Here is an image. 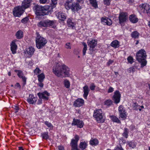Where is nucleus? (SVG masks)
Segmentation results:
<instances>
[{"instance_id":"31","label":"nucleus","mask_w":150,"mask_h":150,"mask_svg":"<svg viewBox=\"0 0 150 150\" xmlns=\"http://www.w3.org/2000/svg\"><path fill=\"white\" fill-rule=\"evenodd\" d=\"M89 1L90 4H91L93 7L95 8H97L98 7L96 0H89Z\"/></svg>"},{"instance_id":"25","label":"nucleus","mask_w":150,"mask_h":150,"mask_svg":"<svg viewBox=\"0 0 150 150\" xmlns=\"http://www.w3.org/2000/svg\"><path fill=\"white\" fill-rule=\"evenodd\" d=\"M57 17L59 20L63 21H64L66 18L65 14L61 12H59L58 13Z\"/></svg>"},{"instance_id":"53","label":"nucleus","mask_w":150,"mask_h":150,"mask_svg":"<svg viewBox=\"0 0 150 150\" xmlns=\"http://www.w3.org/2000/svg\"><path fill=\"white\" fill-rule=\"evenodd\" d=\"M96 86L93 83H92L90 86V88L91 90H93L95 89Z\"/></svg>"},{"instance_id":"18","label":"nucleus","mask_w":150,"mask_h":150,"mask_svg":"<svg viewBox=\"0 0 150 150\" xmlns=\"http://www.w3.org/2000/svg\"><path fill=\"white\" fill-rule=\"evenodd\" d=\"M15 71L18 72L17 75L18 76L21 78L23 81V85L24 86L26 84V78L23 76V74L22 71L17 70H15Z\"/></svg>"},{"instance_id":"40","label":"nucleus","mask_w":150,"mask_h":150,"mask_svg":"<svg viewBox=\"0 0 150 150\" xmlns=\"http://www.w3.org/2000/svg\"><path fill=\"white\" fill-rule=\"evenodd\" d=\"M51 4L50 5L52 6V7L54 8L57 4V0H51Z\"/></svg>"},{"instance_id":"60","label":"nucleus","mask_w":150,"mask_h":150,"mask_svg":"<svg viewBox=\"0 0 150 150\" xmlns=\"http://www.w3.org/2000/svg\"><path fill=\"white\" fill-rule=\"evenodd\" d=\"M115 150H124L120 146H117L116 147L115 149Z\"/></svg>"},{"instance_id":"37","label":"nucleus","mask_w":150,"mask_h":150,"mask_svg":"<svg viewBox=\"0 0 150 150\" xmlns=\"http://www.w3.org/2000/svg\"><path fill=\"white\" fill-rule=\"evenodd\" d=\"M127 142L128 143V145L129 147L134 148L136 146V143L133 141L130 142Z\"/></svg>"},{"instance_id":"43","label":"nucleus","mask_w":150,"mask_h":150,"mask_svg":"<svg viewBox=\"0 0 150 150\" xmlns=\"http://www.w3.org/2000/svg\"><path fill=\"white\" fill-rule=\"evenodd\" d=\"M105 104L107 106H110L112 104V101L111 100H108L104 102Z\"/></svg>"},{"instance_id":"33","label":"nucleus","mask_w":150,"mask_h":150,"mask_svg":"<svg viewBox=\"0 0 150 150\" xmlns=\"http://www.w3.org/2000/svg\"><path fill=\"white\" fill-rule=\"evenodd\" d=\"M38 77L39 81H43L45 78V76L43 73H42L38 75Z\"/></svg>"},{"instance_id":"12","label":"nucleus","mask_w":150,"mask_h":150,"mask_svg":"<svg viewBox=\"0 0 150 150\" xmlns=\"http://www.w3.org/2000/svg\"><path fill=\"white\" fill-rule=\"evenodd\" d=\"M128 17L127 14L126 13L122 12L120 13L119 16V23L120 24L125 22Z\"/></svg>"},{"instance_id":"24","label":"nucleus","mask_w":150,"mask_h":150,"mask_svg":"<svg viewBox=\"0 0 150 150\" xmlns=\"http://www.w3.org/2000/svg\"><path fill=\"white\" fill-rule=\"evenodd\" d=\"M64 6L66 9L68 10L70 9V7L73 4L74 0H65Z\"/></svg>"},{"instance_id":"20","label":"nucleus","mask_w":150,"mask_h":150,"mask_svg":"<svg viewBox=\"0 0 150 150\" xmlns=\"http://www.w3.org/2000/svg\"><path fill=\"white\" fill-rule=\"evenodd\" d=\"M84 101L81 98H78L74 102L73 105L75 107H79L83 105Z\"/></svg>"},{"instance_id":"52","label":"nucleus","mask_w":150,"mask_h":150,"mask_svg":"<svg viewBox=\"0 0 150 150\" xmlns=\"http://www.w3.org/2000/svg\"><path fill=\"white\" fill-rule=\"evenodd\" d=\"M65 48L67 49H71L70 43L69 42L66 43L65 45Z\"/></svg>"},{"instance_id":"62","label":"nucleus","mask_w":150,"mask_h":150,"mask_svg":"<svg viewBox=\"0 0 150 150\" xmlns=\"http://www.w3.org/2000/svg\"><path fill=\"white\" fill-rule=\"evenodd\" d=\"M71 150H79L78 148V146L71 147Z\"/></svg>"},{"instance_id":"54","label":"nucleus","mask_w":150,"mask_h":150,"mask_svg":"<svg viewBox=\"0 0 150 150\" xmlns=\"http://www.w3.org/2000/svg\"><path fill=\"white\" fill-rule=\"evenodd\" d=\"M13 108L15 110L14 112L15 113H16L18 112V110H19V108L18 107L14 106Z\"/></svg>"},{"instance_id":"6","label":"nucleus","mask_w":150,"mask_h":150,"mask_svg":"<svg viewBox=\"0 0 150 150\" xmlns=\"http://www.w3.org/2000/svg\"><path fill=\"white\" fill-rule=\"evenodd\" d=\"M33 9L35 12L37 16H43L46 15V13H43L42 12V6L37 4H35L33 7Z\"/></svg>"},{"instance_id":"38","label":"nucleus","mask_w":150,"mask_h":150,"mask_svg":"<svg viewBox=\"0 0 150 150\" xmlns=\"http://www.w3.org/2000/svg\"><path fill=\"white\" fill-rule=\"evenodd\" d=\"M82 44L83 46V55H85L86 51L87 50V45L86 43L84 42H83Z\"/></svg>"},{"instance_id":"32","label":"nucleus","mask_w":150,"mask_h":150,"mask_svg":"<svg viewBox=\"0 0 150 150\" xmlns=\"http://www.w3.org/2000/svg\"><path fill=\"white\" fill-rule=\"evenodd\" d=\"M87 146V144L85 142H81L79 144V147L82 150H83L85 149Z\"/></svg>"},{"instance_id":"10","label":"nucleus","mask_w":150,"mask_h":150,"mask_svg":"<svg viewBox=\"0 0 150 150\" xmlns=\"http://www.w3.org/2000/svg\"><path fill=\"white\" fill-rule=\"evenodd\" d=\"M71 125H72L77 126V127L81 128L83 127L84 124L82 120H81L79 119L74 118L72 122Z\"/></svg>"},{"instance_id":"41","label":"nucleus","mask_w":150,"mask_h":150,"mask_svg":"<svg viewBox=\"0 0 150 150\" xmlns=\"http://www.w3.org/2000/svg\"><path fill=\"white\" fill-rule=\"evenodd\" d=\"M128 129L126 128H125L124 130V132L122 134L123 136L125 137L126 138H127L128 137Z\"/></svg>"},{"instance_id":"57","label":"nucleus","mask_w":150,"mask_h":150,"mask_svg":"<svg viewBox=\"0 0 150 150\" xmlns=\"http://www.w3.org/2000/svg\"><path fill=\"white\" fill-rule=\"evenodd\" d=\"M42 100L41 98H40L38 99L37 103L38 105H40L42 103Z\"/></svg>"},{"instance_id":"5","label":"nucleus","mask_w":150,"mask_h":150,"mask_svg":"<svg viewBox=\"0 0 150 150\" xmlns=\"http://www.w3.org/2000/svg\"><path fill=\"white\" fill-rule=\"evenodd\" d=\"M55 23L56 21H55L47 20L40 21L38 24V25L40 27H47L53 25Z\"/></svg>"},{"instance_id":"21","label":"nucleus","mask_w":150,"mask_h":150,"mask_svg":"<svg viewBox=\"0 0 150 150\" xmlns=\"http://www.w3.org/2000/svg\"><path fill=\"white\" fill-rule=\"evenodd\" d=\"M42 12L43 13H46V15L48 14L52 11V9L53 8L52 7L50 6H42Z\"/></svg>"},{"instance_id":"14","label":"nucleus","mask_w":150,"mask_h":150,"mask_svg":"<svg viewBox=\"0 0 150 150\" xmlns=\"http://www.w3.org/2000/svg\"><path fill=\"white\" fill-rule=\"evenodd\" d=\"M37 97H35L33 94H30L27 98V101L30 104H35L37 100Z\"/></svg>"},{"instance_id":"4","label":"nucleus","mask_w":150,"mask_h":150,"mask_svg":"<svg viewBox=\"0 0 150 150\" xmlns=\"http://www.w3.org/2000/svg\"><path fill=\"white\" fill-rule=\"evenodd\" d=\"M93 116L98 123H103L104 122L105 120L103 118L102 111L101 109L95 110Z\"/></svg>"},{"instance_id":"9","label":"nucleus","mask_w":150,"mask_h":150,"mask_svg":"<svg viewBox=\"0 0 150 150\" xmlns=\"http://www.w3.org/2000/svg\"><path fill=\"white\" fill-rule=\"evenodd\" d=\"M121 94L119 91H116L114 92L112 97V100L114 103L117 104L120 102V100Z\"/></svg>"},{"instance_id":"8","label":"nucleus","mask_w":150,"mask_h":150,"mask_svg":"<svg viewBox=\"0 0 150 150\" xmlns=\"http://www.w3.org/2000/svg\"><path fill=\"white\" fill-rule=\"evenodd\" d=\"M97 41L95 40L92 39L91 40H88L87 43L89 47V50L93 52L95 50L94 48L97 45Z\"/></svg>"},{"instance_id":"39","label":"nucleus","mask_w":150,"mask_h":150,"mask_svg":"<svg viewBox=\"0 0 150 150\" xmlns=\"http://www.w3.org/2000/svg\"><path fill=\"white\" fill-rule=\"evenodd\" d=\"M126 113L125 112L119 113L120 117L123 120L125 119L126 117Z\"/></svg>"},{"instance_id":"28","label":"nucleus","mask_w":150,"mask_h":150,"mask_svg":"<svg viewBox=\"0 0 150 150\" xmlns=\"http://www.w3.org/2000/svg\"><path fill=\"white\" fill-rule=\"evenodd\" d=\"M35 51L34 48L30 47H29L27 50V52L29 55H32Z\"/></svg>"},{"instance_id":"56","label":"nucleus","mask_w":150,"mask_h":150,"mask_svg":"<svg viewBox=\"0 0 150 150\" xmlns=\"http://www.w3.org/2000/svg\"><path fill=\"white\" fill-rule=\"evenodd\" d=\"M113 62L114 61L113 60L110 59L107 62V65L109 66L110 65L112 64Z\"/></svg>"},{"instance_id":"27","label":"nucleus","mask_w":150,"mask_h":150,"mask_svg":"<svg viewBox=\"0 0 150 150\" xmlns=\"http://www.w3.org/2000/svg\"><path fill=\"white\" fill-rule=\"evenodd\" d=\"M129 19L133 23H136L138 21V18L133 15H131L129 16Z\"/></svg>"},{"instance_id":"42","label":"nucleus","mask_w":150,"mask_h":150,"mask_svg":"<svg viewBox=\"0 0 150 150\" xmlns=\"http://www.w3.org/2000/svg\"><path fill=\"white\" fill-rule=\"evenodd\" d=\"M67 23L70 27H73L75 25V23L72 22V20L70 19H69L67 21Z\"/></svg>"},{"instance_id":"23","label":"nucleus","mask_w":150,"mask_h":150,"mask_svg":"<svg viewBox=\"0 0 150 150\" xmlns=\"http://www.w3.org/2000/svg\"><path fill=\"white\" fill-rule=\"evenodd\" d=\"M11 49L13 54H15L16 53V50L17 48V45L13 41L12 42L11 45Z\"/></svg>"},{"instance_id":"34","label":"nucleus","mask_w":150,"mask_h":150,"mask_svg":"<svg viewBox=\"0 0 150 150\" xmlns=\"http://www.w3.org/2000/svg\"><path fill=\"white\" fill-rule=\"evenodd\" d=\"M90 144L92 146H96L98 144V141L96 139L91 140L90 142Z\"/></svg>"},{"instance_id":"55","label":"nucleus","mask_w":150,"mask_h":150,"mask_svg":"<svg viewBox=\"0 0 150 150\" xmlns=\"http://www.w3.org/2000/svg\"><path fill=\"white\" fill-rule=\"evenodd\" d=\"M21 88V86L20 84L18 83H17L15 85L14 88H19V89H20Z\"/></svg>"},{"instance_id":"19","label":"nucleus","mask_w":150,"mask_h":150,"mask_svg":"<svg viewBox=\"0 0 150 150\" xmlns=\"http://www.w3.org/2000/svg\"><path fill=\"white\" fill-rule=\"evenodd\" d=\"M31 1L32 0H24L22 2L21 6L25 10L30 6Z\"/></svg>"},{"instance_id":"63","label":"nucleus","mask_w":150,"mask_h":150,"mask_svg":"<svg viewBox=\"0 0 150 150\" xmlns=\"http://www.w3.org/2000/svg\"><path fill=\"white\" fill-rule=\"evenodd\" d=\"M139 107V106L138 105H135L133 108V109L134 110H138V108Z\"/></svg>"},{"instance_id":"45","label":"nucleus","mask_w":150,"mask_h":150,"mask_svg":"<svg viewBox=\"0 0 150 150\" xmlns=\"http://www.w3.org/2000/svg\"><path fill=\"white\" fill-rule=\"evenodd\" d=\"M128 62L130 64H132L134 62V59L131 56L128 57L127 58Z\"/></svg>"},{"instance_id":"47","label":"nucleus","mask_w":150,"mask_h":150,"mask_svg":"<svg viewBox=\"0 0 150 150\" xmlns=\"http://www.w3.org/2000/svg\"><path fill=\"white\" fill-rule=\"evenodd\" d=\"M41 70L38 67H37L34 71V72L36 74H39L41 73Z\"/></svg>"},{"instance_id":"17","label":"nucleus","mask_w":150,"mask_h":150,"mask_svg":"<svg viewBox=\"0 0 150 150\" xmlns=\"http://www.w3.org/2000/svg\"><path fill=\"white\" fill-rule=\"evenodd\" d=\"M79 139V136L76 135L74 137V139H72L71 140L70 145L71 147L78 146L77 143Z\"/></svg>"},{"instance_id":"26","label":"nucleus","mask_w":150,"mask_h":150,"mask_svg":"<svg viewBox=\"0 0 150 150\" xmlns=\"http://www.w3.org/2000/svg\"><path fill=\"white\" fill-rule=\"evenodd\" d=\"M16 36L18 39H21L23 37V33L21 30H19L16 33Z\"/></svg>"},{"instance_id":"15","label":"nucleus","mask_w":150,"mask_h":150,"mask_svg":"<svg viewBox=\"0 0 150 150\" xmlns=\"http://www.w3.org/2000/svg\"><path fill=\"white\" fill-rule=\"evenodd\" d=\"M69 8L70 9H71L74 12L78 11L81 8V6L77 2L73 3Z\"/></svg>"},{"instance_id":"22","label":"nucleus","mask_w":150,"mask_h":150,"mask_svg":"<svg viewBox=\"0 0 150 150\" xmlns=\"http://www.w3.org/2000/svg\"><path fill=\"white\" fill-rule=\"evenodd\" d=\"M83 89L84 92L83 96L85 99H87V96L90 91L88 86L87 85L83 87Z\"/></svg>"},{"instance_id":"51","label":"nucleus","mask_w":150,"mask_h":150,"mask_svg":"<svg viewBox=\"0 0 150 150\" xmlns=\"http://www.w3.org/2000/svg\"><path fill=\"white\" fill-rule=\"evenodd\" d=\"M104 4L109 6L110 4V0H103Z\"/></svg>"},{"instance_id":"7","label":"nucleus","mask_w":150,"mask_h":150,"mask_svg":"<svg viewBox=\"0 0 150 150\" xmlns=\"http://www.w3.org/2000/svg\"><path fill=\"white\" fill-rule=\"evenodd\" d=\"M24 10L21 6L16 7L13 10V15L15 17H19L23 13Z\"/></svg>"},{"instance_id":"11","label":"nucleus","mask_w":150,"mask_h":150,"mask_svg":"<svg viewBox=\"0 0 150 150\" xmlns=\"http://www.w3.org/2000/svg\"><path fill=\"white\" fill-rule=\"evenodd\" d=\"M39 98L43 99L44 100H47L49 99L48 97L50 94L47 91H45L42 93L39 92L37 94Z\"/></svg>"},{"instance_id":"13","label":"nucleus","mask_w":150,"mask_h":150,"mask_svg":"<svg viewBox=\"0 0 150 150\" xmlns=\"http://www.w3.org/2000/svg\"><path fill=\"white\" fill-rule=\"evenodd\" d=\"M141 10L144 13H148L150 9L149 5L147 4H142L139 6Z\"/></svg>"},{"instance_id":"61","label":"nucleus","mask_w":150,"mask_h":150,"mask_svg":"<svg viewBox=\"0 0 150 150\" xmlns=\"http://www.w3.org/2000/svg\"><path fill=\"white\" fill-rule=\"evenodd\" d=\"M114 91L113 88L112 87H110L108 91V93L112 92Z\"/></svg>"},{"instance_id":"64","label":"nucleus","mask_w":150,"mask_h":150,"mask_svg":"<svg viewBox=\"0 0 150 150\" xmlns=\"http://www.w3.org/2000/svg\"><path fill=\"white\" fill-rule=\"evenodd\" d=\"M47 1V0H40V3L45 4Z\"/></svg>"},{"instance_id":"48","label":"nucleus","mask_w":150,"mask_h":150,"mask_svg":"<svg viewBox=\"0 0 150 150\" xmlns=\"http://www.w3.org/2000/svg\"><path fill=\"white\" fill-rule=\"evenodd\" d=\"M29 20V18L27 17H26L23 18L21 20V22L23 23H25L27 22Z\"/></svg>"},{"instance_id":"36","label":"nucleus","mask_w":150,"mask_h":150,"mask_svg":"<svg viewBox=\"0 0 150 150\" xmlns=\"http://www.w3.org/2000/svg\"><path fill=\"white\" fill-rule=\"evenodd\" d=\"M41 136L43 139H47L49 138V136L47 132H44L41 133Z\"/></svg>"},{"instance_id":"58","label":"nucleus","mask_w":150,"mask_h":150,"mask_svg":"<svg viewBox=\"0 0 150 150\" xmlns=\"http://www.w3.org/2000/svg\"><path fill=\"white\" fill-rule=\"evenodd\" d=\"M43 81H39L38 85L40 87H42L43 86V83H42Z\"/></svg>"},{"instance_id":"2","label":"nucleus","mask_w":150,"mask_h":150,"mask_svg":"<svg viewBox=\"0 0 150 150\" xmlns=\"http://www.w3.org/2000/svg\"><path fill=\"white\" fill-rule=\"evenodd\" d=\"M147 55L144 49H141L138 51L137 53L136 58L139 62L141 63L142 67L145 66L147 63L146 60Z\"/></svg>"},{"instance_id":"35","label":"nucleus","mask_w":150,"mask_h":150,"mask_svg":"<svg viewBox=\"0 0 150 150\" xmlns=\"http://www.w3.org/2000/svg\"><path fill=\"white\" fill-rule=\"evenodd\" d=\"M110 117L111 120L113 122H115L117 123H120V120L116 116L112 115L110 116Z\"/></svg>"},{"instance_id":"44","label":"nucleus","mask_w":150,"mask_h":150,"mask_svg":"<svg viewBox=\"0 0 150 150\" xmlns=\"http://www.w3.org/2000/svg\"><path fill=\"white\" fill-rule=\"evenodd\" d=\"M45 124L47 125V127L50 128H52L53 127V126L52 125V124L47 121H46L45 122Z\"/></svg>"},{"instance_id":"3","label":"nucleus","mask_w":150,"mask_h":150,"mask_svg":"<svg viewBox=\"0 0 150 150\" xmlns=\"http://www.w3.org/2000/svg\"><path fill=\"white\" fill-rule=\"evenodd\" d=\"M37 37L36 38L35 42L37 47L41 49L44 47L47 43V40L44 38L40 36L39 33L36 32Z\"/></svg>"},{"instance_id":"50","label":"nucleus","mask_w":150,"mask_h":150,"mask_svg":"<svg viewBox=\"0 0 150 150\" xmlns=\"http://www.w3.org/2000/svg\"><path fill=\"white\" fill-rule=\"evenodd\" d=\"M118 110H119V113L125 112V110L123 108V106L121 105H120L119 106V107Z\"/></svg>"},{"instance_id":"16","label":"nucleus","mask_w":150,"mask_h":150,"mask_svg":"<svg viewBox=\"0 0 150 150\" xmlns=\"http://www.w3.org/2000/svg\"><path fill=\"white\" fill-rule=\"evenodd\" d=\"M101 23L104 25H110L112 24V20L108 18L102 17L101 18Z\"/></svg>"},{"instance_id":"49","label":"nucleus","mask_w":150,"mask_h":150,"mask_svg":"<svg viewBox=\"0 0 150 150\" xmlns=\"http://www.w3.org/2000/svg\"><path fill=\"white\" fill-rule=\"evenodd\" d=\"M127 71L129 73H130L132 72H134L135 71V68L134 67H132L128 69Z\"/></svg>"},{"instance_id":"46","label":"nucleus","mask_w":150,"mask_h":150,"mask_svg":"<svg viewBox=\"0 0 150 150\" xmlns=\"http://www.w3.org/2000/svg\"><path fill=\"white\" fill-rule=\"evenodd\" d=\"M64 83L65 87L68 88L69 87L70 84L69 81L68 80H65L64 81Z\"/></svg>"},{"instance_id":"30","label":"nucleus","mask_w":150,"mask_h":150,"mask_svg":"<svg viewBox=\"0 0 150 150\" xmlns=\"http://www.w3.org/2000/svg\"><path fill=\"white\" fill-rule=\"evenodd\" d=\"M119 42L117 40L112 41L111 43V46L115 48H117L119 47Z\"/></svg>"},{"instance_id":"59","label":"nucleus","mask_w":150,"mask_h":150,"mask_svg":"<svg viewBox=\"0 0 150 150\" xmlns=\"http://www.w3.org/2000/svg\"><path fill=\"white\" fill-rule=\"evenodd\" d=\"M77 2L78 3L79 5L83 4L84 3L83 0H77Z\"/></svg>"},{"instance_id":"29","label":"nucleus","mask_w":150,"mask_h":150,"mask_svg":"<svg viewBox=\"0 0 150 150\" xmlns=\"http://www.w3.org/2000/svg\"><path fill=\"white\" fill-rule=\"evenodd\" d=\"M139 35V33L137 31H135L132 32L131 35L132 37L134 39L138 38Z\"/></svg>"},{"instance_id":"1","label":"nucleus","mask_w":150,"mask_h":150,"mask_svg":"<svg viewBox=\"0 0 150 150\" xmlns=\"http://www.w3.org/2000/svg\"><path fill=\"white\" fill-rule=\"evenodd\" d=\"M69 68L63 64L61 65L57 63L53 68V72L58 77H62L63 74L65 76H68L69 75Z\"/></svg>"}]
</instances>
